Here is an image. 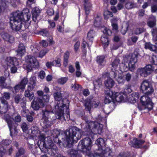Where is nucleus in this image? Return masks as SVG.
Returning a JSON list of instances; mask_svg holds the SVG:
<instances>
[{"instance_id":"49","label":"nucleus","mask_w":157,"mask_h":157,"mask_svg":"<svg viewBox=\"0 0 157 157\" xmlns=\"http://www.w3.org/2000/svg\"><path fill=\"white\" fill-rule=\"evenodd\" d=\"M131 86L130 84H128L126 86L124 89V92L126 94H129L132 91L131 89Z\"/></svg>"},{"instance_id":"4","label":"nucleus","mask_w":157,"mask_h":157,"mask_svg":"<svg viewBox=\"0 0 157 157\" xmlns=\"http://www.w3.org/2000/svg\"><path fill=\"white\" fill-rule=\"evenodd\" d=\"M38 145L42 152L48 154L51 156H55L56 155L58 150L56 146L51 141H43L38 140Z\"/></svg>"},{"instance_id":"38","label":"nucleus","mask_w":157,"mask_h":157,"mask_svg":"<svg viewBox=\"0 0 157 157\" xmlns=\"http://www.w3.org/2000/svg\"><path fill=\"white\" fill-rule=\"evenodd\" d=\"M94 34L95 31L93 29H91L88 32L87 35V38L89 41H93Z\"/></svg>"},{"instance_id":"10","label":"nucleus","mask_w":157,"mask_h":157,"mask_svg":"<svg viewBox=\"0 0 157 157\" xmlns=\"http://www.w3.org/2000/svg\"><path fill=\"white\" fill-rule=\"evenodd\" d=\"M96 144L98 145V148L96 151L93 154V157H101L104 154H107L109 155L110 154V152H107L105 148L106 143L104 139L99 138L97 139L95 141Z\"/></svg>"},{"instance_id":"3","label":"nucleus","mask_w":157,"mask_h":157,"mask_svg":"<svg viewBox=\"0 0 157 157\" xmlns=\"http://www.w3.org/2000/svg\"><path fill=\"white\" fill-rule=\"evenodd\" d=\"M82 134L81 129L76 126H72L64 131H62L61 134L63 135L65 140L63 143V146L65 147H71L80 139Z\"/></svg>"},{"instance_id":"45","label":"nucleus","mask_w":157,"mask_h":157,"mask_svg":"<svg viewBox=\"0 0 157 157\" xmlns=\"http://www.w3.org/2000/svg\"><path fill=\"white\" fill-rule=\"evenodd\" d=\"M24 89V88L19 84L15 85L14 87V90H13V93L15 94L18 92L20 90H23Z\"/></svg>"},{"instance_id":"36","label":"nucleus","mask_w":157,"mask_h":157,"mask_svg":"<svg viewBox=\"0 0 157 157\" xmlns=\"http://www.w3.org/2000/svg\"><path fill=\"white\" fill-rule=\"evenodd\" d=\"M70 55V52L68 51H67L64 55L63 65L65 67H66L68 65Z\"/></svg>"},{"instance_id":"27","label":"nucleus","mask_w":157,"mask_h":157,"mask_svg":"<svg viewBox=\"0 0 157 157\" xmlns=\"http://www.w3.org/2000/svg\"><path fill=\"white\" fill-rule=\"evenodd\" d=\"M105 36H102L101 38L102 46L105 49L109 45V39L107 35L105 34Z\"/></svg>"},{"instance_id":"61","label":"nucleus","mask_w":157,"mask_h":157,"mask_svg":"<svg viewBox=\"0 0 157 157\" xmlns=\"http://www.w3.org/2000/svg\"><path fill=\"white\" fill-rule=\"evenodd\" d=\"M80 42L79 41H77L75 44L74 45V48L75 51V52H77L80 46Z\"/></svg>"},{"instance_id":"22","label":"nucleus","mask_w":157,"mask_h":157,"mask_svg":"<svg viewBox=\"0 0 157 157\" xmlns=\"http://www.w3.org/2000/svg\"><path fill=\"white\" fill-rule=\"evenodd\" d=\"M108 90H109L108 89ZM105 92L106 96H105L104 99V102L105 104H109L111 101L113 102H114V99H113V91H110L106 90H105Z\"/></svg>"},{"instance_id":"53","label":"nucleus","mask_w":157,"mask_h":157,"mask_svg":"<svg viewBox=\"0 0 157 157\" xmlns=\"http://www.w3.org/2000/svg\"><path fill=\"white\" fill-rule=\"evenodd\" d=\"M23 98H22V97L19 95L17 94L16 95L14 98V102L16 104H18L22 101Z\"/></svg>"},{"instance_id":"12","label":"nucleus","mask_w":157,"mask_h":157,"mask_svg":"<svg viewBox=\"0 0 157 157\" xmlns=\"http://www.w3.org/2000/svg\"><path fill=\"white\" fill-rule=\"evenodd\" d=\"M36 78L35 76H31L28 82L27 90H25V96L32 100L34 97L33 90L36 86Z\"/></svg>"},{"instance_id":"9","label":"nucleus","mask_w":157,"mask_h":157,"mask_svg":"<svg viewBox=\"0 0 157 157\" xmlns=\"http://www.w3.org/2000/svg\"><path fill=\"white\" fill-rule=\"evenodd\" d=\"M49 95L45 94L40 98H35L31 103V107L34 110H38L40 108H42L48 102Z\"/></svg>"},{"instance_id":"56","label":"nucleus","mask_w":157,"mask_h":157,"mask_svg":"<svg viewBox=\"0 0 157 157\" xmlns=\"http://www.w3.org/2000/svg\"><path fill=\"white\" fill-rule=\"evenodd\" d=\"M3 97L1 98H4V99L9 100L10 97V94L9 92H5L3 94Z\"/></svg>"},{"instance_id":"57","label":"nucleus","mask_w":157,"mask_h":157,"mask_svg":"<svg viewBox=\"0 0 157 157\" xmlns=\"http://www.w3.org/2000/svg\"><path fill=\"white\" fill-rule=\"evenodd\" d=\"M2 103L4 105V107L5 109H7L9 106L8 102L7 100L4 99V98H1V99Z\"/></svg>"},{"instance_id":"7","label":"nucleus","mask_w":157,"mask_h":157,"mask_svg":"<svg viewBox=\"0 0 157 157\" xmlns=\"http://www.w3.org/2000/svg\"><path fill=\"white\" fill-rule=\"evenodd\" d=\"M67 101L68 105L66 106L63 107V108H60L55 110L56 118L58 119L61 120L63 121L62 119L65 121H68L70 119V112L69 109V101L68 100L65 99L64 100Z\"/></svg>"},{"instance_id":"50","label":"nucleus","mask_w":157,"mask_h":157,"mask_svg":"<svg viewBox=\"0 0 157 157\" xmlns=\"http://www.w3.org/2000/svg\"><path fill=\"white\" fill-rule=\"evenodd\" d=\"M94 84L95 86L100 87L102 85L101 79L100 78H98L94 82Z\"/></svg>"},{"instance_id":"30","label":"nucleus","mask_w":157,"mask_h":157,"mask_svg":"<svg viewBox=\"0 0 157 157\" xmlns=\"http://www.w3.org/2000/svg\"><path fill=\"white\" fill-rule=\"evenodd\" d=\"M105 57L104 55L98 56L96 57V61L99 66H104L106 63Z\"/></svg>"},{"instance_id":"26","label":"nucleus","mask_w":157,"mask_h":157,"mask_svg":"<svg viewBox=\"0 0 157 157\" xmlns=\"http://www.w3.org/2000/svg\"><path fill=\"white\" fill-rule=\"evenodd\" d=\"M115 82L114 80L110 77H109L108 79L105 81V84L106 87L105 90L107 89V90L110 91H112L111 90V88L114 86Z\"/></svg>"},{"instance_id":"51","label":"nucleus","mask_w":157,"mask_h":157,"mask_svg":"<svg viewBox=\"0 0 157 157\" xmlns=\"http://www.w3.org/2000/svg\"><path fill=\"white\" fill-rule=\"evenodd\" d=\"M6 78L5 77L3 76L0 77V84L2 88L4 86H5V85L6 84Z\"/></svg>"},{"instance_id":"33","label":"nucleus","mask_w":157,"mask_h":157,"mask_svg":"<svg viewBox=\"0 0 157 157\" xmlns=\"http://www.w3.org/2000/svg\"><path fill=\"white\" fill-rule=\"evenodd\" d=\"M102 18L101 17L97 15L96 17L95 18L94 25L95 27L100 28L101 25V21Z\"/></svg>"},{"instance_id":"31","label":"nucleus","mask_w":157,"mask_h":157,"mask_svg":"<svg viewBox=\"0 0 157 157\" xmlns=\"http://www.w3.org/2000/svg\"><path fill=\"white\" fill-rule=\"evenodd\" d=\"M84 106L86 110L89 112L91 111L93 107V105L91 101L88 99H86L84 102Z\"/></svg>"},{"instance_id":"13","label":"nucleus","mask_w":157,"mask_h":157,"mask_svg":"<svg viewBox=\"0 0 157 157\" xmlns=\"http://www.w3.org/2000/svg\"><path fill=\"white\" fill-rule=\"evenodd\" d=\"M42 118L41 119V125L44 129H46L50 127L51 126V122L49 120L50 118V114L51 112L46 109L42 110Z\"/></svg>"},{"instance_id":"64","label":"nucleus","mask_w":157,"mask_h":157,"mask_svg":"<svg viewBox=\"0 0 157 157\" xmlns=\"http://www.w3.org/2000/svg\"><path fill=\"white\" fill-rule=\"evenodd\" d=\"M117 157H127L126 154L124 152H122L117 156Z\"/></svg>"},{"instance_id":"47","label":"nucleus","mask_w":157,"mask_h":157,"mask_svg":"<svg viewBox=\"0 0 157 157\" xmlns=\"http://www.w3.org/2000/svg\"><path fill=\"white\" fill-rule=\"evenodd\" d=\"M61 59H60L58 58L57 60H54L52 61V64L53 66L60 67L61 65Z\"/></svg>"},{"instance_id":"46","label":"nucleus","mask_w":157,"mask_h":157,"mask_svg":"<svg viewBox=\"0 0 157 157\" xmlns=\"http://www.w3.org/2000/svg\"><path fill=\"white\" fill-rule=\"evenodd\" d=\"M28 82V80L27 78H24L21 81L19 84L25 89L26 85Z\"/></svg>"},{"instance_id":"48","label":"nucleus","mask_w":157,"mask_h":157,"mask_svg":"<svg viewBox=\"0 0 157 157\" xmlns=\"http://www.w3.org/2000/svg\"><path fill=\"white\" fill-rule=\"evenodd\" d=\"M151 32L153 40L155 41H157V28L153 29Z\"/></svg>"},{"instance_id":"39","label":"nucleus","mask_w":157,"mask_h":157,"mask_svg":"<svg viewBox=\"0 0 157 157\" xmlns=\"http://www.w3.org/2000/svg\"><path fill=\"white\" fill-rule=\"evenodd\" d=\"M48 52V51L46 49H42L39 52H36L34 54L35 56L36 57L42 58Z\"/></svg>"},{"instance_id":"18","label":"nucleus","mask_w":157,"mask_h":157,"mask_svg":"<svg viewBox=\"0 0 157 157\" xmlns=\"http://www.w3.org/2000/svg\"><path fill=\"white\" fill-rule=\"evenodd\" d=\"M111 24L112 28V30L105 26L102 27V30L104 34L109 36H111L114 32L115 33L118 32V24L117 23H113Z\"/></svg>"},{"instance_id":"8","label":"nucleus","mask_w":157,"mask_h":157,"mask_svg":"<svg viewBox=\"0 0 157 157\" xmlns=\"http://www.w3.org/2000/svg\"><path fill=\"white\" fill-rule=\"evenodd\" d=\"M25 60L26 63L24 64L23 67L28 72L31 71L33 68H38L39 67V62L35 57L31 55H28L25 56Z\"/></svg>"},{"instance_id":"21","label":"nucleus","mask_w":157,"mask_h":157,"mask_svg":"<svg viewBox=\"0 0 157 157\" xmlns=\"http://www.w3.org/2000/svg\"><path fill=\"white\" fill-rule=\"evenodd\" d=\"M1 36L2 39L5 41L9 42L11 45L14 44L15 38L13 36L8 33H5L2 34Z\"/></svg>"},{"instance_id":"59","label":"nucleus","mask_w":157,"mask_h":157,"mask_svg":"<svg viewBox=\"0 0 157 157\" xmlns=\"http://www.w3.org/2000/svg\"><path fill=\"white\" fill-rule=\"evenodd\" d=\"M132 75L131 74L128 73L125 75V80L128 82L130 81L131 79Z\"/></svg>"},{"instance_id":"1","label":"nucleus","mask_w":157,"mask_h":157,"mask_svg":"<svg viewBox=\"0 0 157 157\" xmlns=\"http://www.w3.org/2000/svg\"><path fill=\"white\" fill-rule=\"evenodd\" d=\"M10 18V26L13 30L19 31L22 27V23L29 21L30 13L28 9H24L21 12L19 11L13 12Z\"/></svg>"},{"instance_id":"54","label":"nucleus","mask_w":157,"mask_h":157,"mask_svg":"<svg viewBox=\"0 0 157 157\" xmlns=\"http://www.w3.org/2000/svg\"><path fill=\"white\" fill-rule=\"evenodd\" d=\"M21 127L23 132H26L28 129V125L25 122L22 123Z\"/></svg>"},{"instance_id":"43","label":"nucleus","mask_w":157,"mask_h":157,"mask_svg":"<svg viewBox=\"0 0 157 157\" xmlns=\"http://www.w3.org/2000/svg\"><path fill=\"white\" fill-rule=\"evenodd\" d=\"M22 113H25V115H24L25 117L26 116L27 120L30 122H32L34 118H33V116L32 115V114L29 113L28 114L26 113V110H23Z\"/></svg>"},{"instance_id":"63","label":"nucleus","mask_w":157,"mask_h":157,"mask_svg":"<svg viewBox=\"0 0 157 157\" xmlns=\"http://www.w3.org/2000/svg\"><path fill=\"white\" fill-rule=\"evenodd\" d=\"M11 143V140H3L2 141V144L5 146L9 145Z\"/></svg>"},{"instance_id":"25","label":"nucleus","mask_w":157,"mask_h":157,"mask_svg":"<svg viewBox=\"0 0 157 157\" xmlns=\"http://www.w3.org/2000/svg\"><path fill=\"white\" fill-rule=\"evenodd\" d=\"M113 99H114L113 103L114 104L116 102H120L124 99V97L122 94L118 92H113Z\"/></svg>"},{"instance_id":"16","label":"nucleus","mask_w":157,"mask_h":157,"mask_svg":"<svg viewBox=\"0 0 157 157\" xmlns=\"http://www.w3.org/2000/svg\"><path fill=\"white\" fill-rule=\"evenodd\" d=\"M37 34L44 36L47 37L48 39L47 40L49 42L50 45H52L54 44L55 42L53 40L52 35L47 29H41L39 31H37Z\"/></svg>"},{"instance_id":"58","label":"nucleus","mask_w":157,"mask_h":157,"mask_svg":"<svg viewBox=\"0 0 157 157\" xmlns=\"http://www.w3.org/2000/svg\"><path fill=\"white\" fill-rule=\"evenodd\" d=\"M152 44L150 42H146L144 44V48L145 49H148L150 51H152Z\"/></svg>"},{"instance_id":"5","label":"nucleus","mask_w":157,"mask_h":157,"mask_svg":"<svg viewBox=\"0 0 157 157\" xmlns=\"http://www.w3.org/2000/svg\"><path fill=\"white\" fill-rule=\"evenodd\" d=\"M103 118L101 117H98V118L97 119V121H90L86 120L85 122L87 124L86 125V128H84L85 132H88L90 133L92 130L96 129L98 133L99 134H101L103 132V125L102 124Z\"/></svg>"},{"instance_id":"41","label":"nucleus","mask_w":157,"mask_h":157,"mask_svg":"<svg viewBox=\"0 0 157 157\" xmlns=\"http://www.w3.org/2000/svg\"><path fill=\"white\" fill-rule=\"evenodd\" d=\"M152 4L151 12L152 13H155L157 11V0H152Z\"/></svg>"},{"instance_id":"28","label":"nucleus","mask_w":157,"mask_h":157,"mask_svg":"<svg viewBox=\"0 0 157 157\" xmlns=\"http://www.w3.org/2000/svg\"><path fill=\"white\" fill-rule=\"evenodd\" d=\"M110 76L115 78L119 84H124L125 82V80L124 79L123 76L121 73L119 72V74L117 75L114 77L113 75L110 74Z\"/></svg>"},{"instance_id":"52","label":"nucleus","mask_w":157,"mask_h":157,"mask_svg":"<svg viewBox=\"0 0 157 157\" xmlns=\"http://www.w3.org/2000/svg\"><path fill=\"white\" fill-rule=\"evenodd\" d=\"M68 79L67 77L61 78L58 80V83L60 84H63L66 83Z\"/></svg>"},{"instance_id":"37","label":"nucleus","mask_w":157,"mask_h":157,"mask_svg":"<svg viewBox=\"0 0 157 157\" xmlns=\"http://www.w3.org/2000/svg\"><path fill=\"white\" fill-rule=\"evenodd\" d=\"M77 115L79 117H81L82 119L85 121L87 120V117L85 115L84 111L83 109L78 110L76 112Z\"/></svg>"},{"instance_id":"34","label":"nucleus","mask_w":157,"mask_h":157,"mask_svg":"<svg viewBox=\"0 0 157 157\" xmlns=\"http://www.w3.org/2000/svg\"><path fill=\"white\" fill-rule=\"evenodd\" d=\"M137 141L138 138L134 137L132 140L128 142V144L131 147L135 148H141V147H138V143Z\"/></svg>"},{"instance_id":"40","label":"nucleus","mask_w":157,"mask_h":157,"mask_svg":"<svg viewBox=\"0 0 157 157\" xmlns=\"http://www.w3.org/2000/svg\"><path fill=\"white\" fill-rule=\"evenodd\" d=\"M92 5L90 2H89L88 5L84 4L85 14L86 15V17L88 15L90 12V10L92 7Z\"/></svg>"},{"instance_id":"35","label":"nucleus","mask_w":157,"mask_h":157,"mask_svg":"<svg viewBox=\"0 0 157 157\" xmlns=\"http://www.w3.org/2000/svg\"><path fill=\"white\" fill-rule=\"evenodd\" d=\"M149 19L150 20L147 21V25L151 28H153L156 25L155 17L154 16H152L149 18Z\"/></svg>"},{"instance_id":"55","label":"nucleus","mask_w":157,"mask_h":157,"mask_svg":"<svg viewBox=\"0 0 157 157\" xmlns=\"http://www.w3.org/2000/svg\"><path fill=\"white\" fill-rule=\"evenodd\" d=\"M144 29L143 28H137L135 30V33L136 35L139 34L144 32Z\"/></svg>"},{"instance_id":"44","label":"nucleus","mask_w":157,"mask_h":157,"mask_svg":"<svg viewBox=\"0 0 157 157\" xmlns=\"http://www.w3.org/2000/svg\"><path fill=\"white\" fill-rule=\"evenodd\" d=\"M25 152V150L23 147H20L18 149V151L16 153L15 157H19L23 155Z\"/></svg>"},{"instance_id":"20","label":"nucleus","mask_w":157,"mask_h":157,"mask_svg":"<svg viewBox=\"0 0 157 157\" xmlns=\"http://www.w3.org/2000/svg\"><path fill=\"white\" fill-rule=\"evenodd\" d=\"M16 52L17 58L19 59H21L26 52L25 47L23 44L20 43L19 44Z\"/></svg>"},{"instance_id":"6","label":"nucleus","mask_w":157,"mask_h":157,"mask_svg":"<svg viewBox=\"0 0 157 157\" xmlns=\"http://www.w3.org/2000/svg\"><path fill=\"white\" fill-rule=\"evenodd\" d=\"M5 119L7 123L10 136H12L13 133L14 135H17L18 133L17 127L18 125L17 122H20L21 121V117L19 114H17L13 118H11L10 116L7 115L5 116Z\"/></svg>"},{"instance_id":"17","label":"nucleus","mask_w":157,"mask_h":157,"mask_svg":"<svg viewBox=\"0 0 157 157\" xmlns=\"http://www.w3.org/2000/svg\"><path fill=\"white\" fill-rule=\"evenodd\" d=\"M120 62L119 59L116 58L112 62L111 64V67L110 74L113 75L115 77L117 75L119 74V67H118V65L120 64Z\"/></svg>"},{"instance_id":"32","label":"nucleus","mask_w":157,"mask_h":157,"mask_svg":"<svg viewBox=\"0 0 157 157\" xmlns=\"http://www.w3.org/2000/svg\"><path fill=\"white\" fill-rule=\"evenodd\" d=\"M124 6L127 10H131L133 8H138V5L136 3L130 1H127L125 3Z\"/></svg>"},{"instance_id":"60","label":"nucleus","mask_w":157,"mask_h":157,"mask_svg":"<svg viewBox=\"0 0 157 157\" xmlns=\"http://www.w3.org/2000/svg\"><path fill=\"white\" fill-rule=\"evenodd\" d=\"M47 13L49 16H52L54 14L53 9L52 8H48L47 11Z\"/></svg>"},{"instance_id":"2","label":"nucleus","mask_w":157,"mask_h":157,"mask_svg":"<svg viewBox=\"0 0 157 157\" xmlns=\"http://www.w3.org/2000/svg\"><path fill=\"white\" fill-rule=\"evenodd\" d=\"M140 92L144 94L140 98L142 104L147 107L148 111L153 109L154 104L149 96L154 92V89L151 84L147 80H144L142 82L140 86Z\"/></svg>"},{"instance_id":"23","label":"nucleus","mask_w":157,"mask_h":157,"mask_svg":"<svg viewBox=\"0 0 157 157\" xmlns=\"http://www.w3.org/2000/svg\"><path fill=\"white\" fill-rule=\"evenodd\" d=\"M41 10L38 7H35L33 8L31 11L33 20L36 22L37 18L40 15Z\"/></svg>"},{"instance_id":"14","label":"nucleus","mask_w":157,"mask_h":157,"mask_svg":"<svg viewBox=\"0 0 157 157\" xmlns=\"http://www.w3.org/2000/svg\"><path fill=\"white\" fill-rule=\"evenodd\" d=\"M54 97L56 104L55 106V110L58 109L60 108H63V107L66 106V104L63 103L64 99H62V94L60 92L57 91L54 94Z\"/></svg>"},{"instance_id":"42","label":"nucleus","mask_w":157,"mask_h":157,"mask_svg":"<svg viewBox=\"0 0 157 157\" xmlns=\"http://www.w3.org/2000/svg\"><path fill=\"white\" fill-rule=\"evenodd\" d=\"M103 16L104 18L107 20L110 17H112L113 16V13L108 10H105L104 11Z\"/></svg>"},{"instance_id":"24","label":"nucleus","mask_w":157,"mask_h":157,"mask_svg":"<svg viewBox=\"0 0 157 157\" xmlns=\"http://www.w3.org/2000/svg\"><path fill=\"white\" fill-rule=\"evenodd\" d=\"M6 61L7 62V64L8 66H18L19 62L17 59L15 57H7L6 59Z\"/></svg>"},{"instance_id":"19","label":"nucleus","mask_w":157,"mask_h":157,"mask_svg":"<svg viewBox=\"0 0 157 157\" xmlns=\"http://www.w3.org/2000/svg\"><path fill=\"white\" fill-rule=\"evenodd\" d=\"M62 131H57L56 132V135H54L53 140L55 143L61 145V144L63 145V142H65V139L63 136V135L61 134Z\"/></svg>"},{"instance_id":"15","label":"nucleus","mask_w":157,"mask_h":157,"mask_svg":"<svg viewBox=\"0 0 157 157\" xmlns=\"http://www.w3.org/2000/svg\"><path fill=\"white\" fill-rule=\"evenodd\" d=\"M155 69L153 65L148 64L143 68H138L137 71L138 74L142 76L146 77Z\"/></svg>"},{"instance_id":"11","label":"nucleus","mask_w":157,"mask_h":157,"mask_svg":"<svg viewBox=\"0 0 157 157\" xmlns=\"http://www.w3.org/2000/svg\"><path fill=\"white\" fill-rule=\"evenodd\" d=\"M138 56L137 54L132 55L130 60L128 64V66L124 63H122L119 67V70L122 72H126L128 70L131 71H133L135 69L136 66L135 63L137 61Z\"/></svg>"},{"instance_id":"62","label":"nucleus","mask_w":157,"mask_h":157,"mask_svg":"<svg viewBox=\"0 0 157 157\" xmlns=\"http://www.w3.org/2000/svg\"><path fill=\"white\" fill-rule=\"evenodd\" d=\"M145 10L144 9H140L138 12V15L140 17H143L145 14Z\"/></svg>"},{"instance_id":"29","label":"nucleus","mask_w":157,"mask_h":157,"mask_svg":"<svg viewBox=\"0 0 157 157\" xmlns=\"http://www.w3.org/2000/svg\"><path fill=\"white\" fill-rule=\"evenodd\" d=\"M67 153L70 157H82V155L78 153L77 150L73 149L68 150Z\"/></svg>"}]
</instances>
